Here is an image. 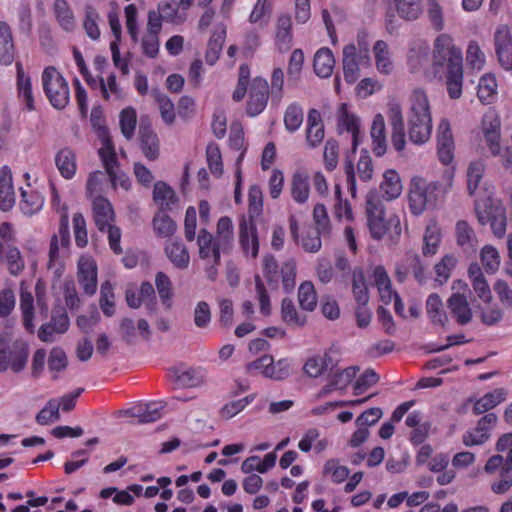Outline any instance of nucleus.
I'll return each mask as SVG.
<instances>
[{"label": "nucleus", "mask_w": 512, "mask_h": 512, "mask_svg": "<svg viewBox=\"0 0 512 512\" xmlns=\"http://www.w3.org/2000/svg\"><path fill=\"white\" fill-rule=\"evenodd\" d=\"M62 210L58 233L51 238L48 262V269L57 278L63 274L64 261L69 256L70 247L69 216L65 206H62Z\"/></svg>", "instance_id": "f257e3e1"}, {"label": "nucleus", "mask_w": 512, "mask_h": 512, "mask_svg": "<svg viewBox=\"0 0 512 512\" xmlns=\"http://www.w3.org/2000/svg\"><path fill=\"white\" fill-rule=\"evenodd\" d=\"M29 347L23 339L14 341L0 336V373L9 368L15 372H21L28 361Z\"/></svg>", "instance_id": "f03ea898"}, {"label": "nucleus", "mask_w": 512, "mask_h": 512, "mask_svg": "<svg viewBox=\"0 0 512 512\" xmlns=\"http://www.w3.org/2000/svg\"><path fill=\"white\" fill-rule=\"evenodd\" d=\"M440 192L438 182H427L422 177H414L409 188V208L414 215H420L428 206L434 205Z\"/></svg>", "instance_id": "7ed1b4c3"}, {"label": "nucleus", "mask_w": 512, "mask_h": 512, "mask_svg": "<svg viewBox=\"0 0 512 512\" xmlns=\"http://www.w3.org/2000/svg\"><path fill=\"white\" fill-rule=\"evenodd\" d=\"M42 85L49 102L55 109H64L70 101V91L66 79L53 66L44 69Z\"/></svg>", "instance_id": "20e7f679"}, {"label": "nucleus", "mask_w": 512, "mask_h": 512, "mask_svg": "<svg viewBox=\"0 0 512 512\" xmlns=\"http://www.w3.org/2000/svg\"><path fill=\"white\" fill-rule=\"evenodd\" d=\"M433 63L435 66L443 67L445 64L448 70L462 66L463 57L460 48H457L453 39L448 34H440L434 42Z\"/></svg>", "instance_id": "39448f33"}, {"label": "nucleus", "mask_w": 512, "mask_h": 512, "mask_svg": "<svg viewBox=\"0 0 512 512\" xmlns=\"http://www.w3.org/2000/svg\"><path fill=\"white\" fill-rule=\"evenodd\" d=\"M366 214L371 236L381 239L387 227L384 222V206L377 191H370L366 196Z\"/></svg>", "instance_id": "423d86ee"}, {"label": "nucleus", "mask_w": 512, "mask_h": 512, "mask_svg": "<svg viewBox=\"0 0 512 512\" xmlns=\"http://www.w3.org/2000/svg\"><path fill=\"white\" fill-rule=\"evenodd\" d=\"M100 136L102 138V147L99 149V156L104 164L105 170L110 178V181L113 185H116L117 181L120 182L122 186L125 185L127 179L125 175H118L115 168L118 164L116 153L114 149V145L112 143L111 138L108 135V131L105 127L100 128Z\"/></svg>", "instance_id": "0eeeda50"}, {"label": "nucleus", "mask_w": 512, "mask_h": 512, "mask_svg": "<svg viewBox=\"0 0 512 512\" xmlns=\"http://www.w3.org/2000/svg\"><path fill=\"white\" fill-rule=\"evenodd\" d=\"M437 153L439 160L447 165L452 162L454 156V138L451 124L448 119L442 118L436 129Z\"/></svg>", "instance_id": "6e6552de"}, {"label": "nucleus", "mask_w": 512, "mask_h": 512, "mask_svg": "<svg viewBox=\"0 0 512 512\" xmlns=\"http://www.w3.org/2000/svg\"><path fill=\"white\" fill-rule=\"evenodd\" d=\"M269 98V85L266 79L256 77L253 79L247 102L246 113L249 116L260 114L266 107Z\"/></svg>", "instance_id": "1a4fd4ad"}, {"label": "nucleus", "mask_w": 512, "mask_h": 512, "mask_svg": "<svg viewBox=\"0 0 512 512\" xmlns=\"http://www.w3.org/2000/svg\"><path fill=\"white\" fill-rule=\"evenodd\" d=\"M77 281L84 293L92 296L97 290V265L90 257H80L77 264Z\"/></svg>", "instance_id": "9d476101"}, {"label": "nucleus", "mask_w": 512, "mask_h": 512, "mask_svg": "<svg viewBox=\"0 0 512 512\" xmlns=\"http://www.w3.org/2000/svg\"><path fill=\"white\" fill-rule=\"evenodd\" d=\"M69 325V317L65 311H53L50 321L40 326L38 338L42 342L51 343L55 340V335L64 334L68 330Z\"/></svg>", "instance_id": "9b49d317"}, {"label": "nucleus", "mask_w": 512, "mask_h": 512, "mask_svg": "<svg viewBox=\"0 0 512 512\" xmlns=\"http://www.w3.org/2000/svg\"><path fill=\"white\" fill-rule=\"evenodd\" d=\"M169 379L181 388H193L204 382L205 374L201 368L172 367L168 370Z\"/></svg>", "instance_id": "f8f14e48"}, {"label": "nucleus", "mask_w": 512, "mask_h": 512, "mask_svg": "<svg viewBox=\"0 0 512 512\" xmlns=\"http://www.w3.org/2000/svg\"><path fill=\"white\" fill-rule=\"evenodd\" d=\"M199 246V257L203 260L210 261L214 264H220V252H226L229 249H224V245L206 229H201L197 238Z\"/></svg>", "instance_id": "ddd939ff"}, {"label": "nucleus", "mask_w": 512, "mask_h": 512, "mask_svg": "<svg viewBox=\"0 0 512 512\" xmlns=\"http://www.w3.org/2000/svg\"><path fill=\"white\" fill-rule=\"evenodd\" d=\"M239 242L245 253H251L253 258L258 256L259 240L254 219L243 217L239 223Z\"/></svg>", "instance_id": "4468645a"}, {"label": "nucleus", "mask_w": 512, "mask_h": 512, "mask_svg": "<svg viewBox=\"0 0 512 512\" xmlns=\"http://www.w3.org/2000/svg\"><path fill=\"white\" fill-rule=\"evenodd\" d=\"M408 137L415 145L425 144L431 137L432 117L407 116Z\"/></svg>", "instance_id": "2eb2a0df"}, {"label": "nucleus", "mask_w": 512, "mask_h": 512, "mask_svg": "<svg viewBox=\"0 0 512 512\" xmlns=\"http://www.w3.org/2000/svg\"><path fill=\"white\" fill-rule=\"evenodd\" d=\"M499 63L505 70H512V38L506 26L497 29L494 36Z\"/></svg>", "instance_id": "dca6fc26"}, {"label": "nucleus", "mask_w": 512, "mask_h": 512, "mask_svg": "<svg viewBox=\"0 0 512 512\" xmlns=\"http://www.w3.org/2000/svg\"><path fill=\"white\" fill-rule=\"evenodd\" d=\"M447 306L459 325L463 326L471 322L473 312L464 294L453 293L447 300Z\"/></svg>", "instance_id": "f3484780"}, {"label": "nucleus", "mask_w": 512, "mask_h": 512, "mask_svg": "<svg viewBox=\"0 0 512 512\" xmlns=\"http://www.w3.org/2000/svg\"><path fill=\"white\" fill-rule=\"evenodd\" d=\"M140 148L145 157L154 161L159 157V139L149 124L141 122L139 126Z\"/></svg>", "instance_id": "a211bd4d"}, {"label": "nucleus", "mask_w": 512, "mask_h": 512, "mask_svg": "<svg viewBox=\"0 0 512 512\" xmlns=\"http://www.w3.org/2000/svg\"><path fill=\"white\" fill-rule=\"evenodd\" d=\"M407 116L432 117L431 106L426 91L421 88L412 90L408 97Z\"/></svg>", "instance_id": "6ab92c4d"}, {"label": "nucleus", "mask_w": 512, "mask_h": 512, "mask_svg": "<svg viewBox=\"0 0 512 512\" xmlns=\"http://www.w3.org/2000/svg\"><path fill=\"white\" fill-rule=\"evenodd\" d=\"M15 203V193L12 183V173L8 166L0 170V209L9 211Z\"/></svg>", "instance_id": "aec40b11"}, {"label": "nucleus", "mask_w": 512, "mask_h": 512, "mask_svg": "<svg viewBox=\"0 0 512 512\" xmlns=\"http://www.w3.org/2000/svg\"><path fill=\"white\" fill-rule=\"evenodd\" d=\"M15 58V46L11 27L8 23L0 21V63L10 65Z\"/></svg>", "instance_id": "412c9836"}, {"label": "nucleus", "mask_w": 512, "mask_h": 512, "mask_svg": "<svg viewBox=\"0 0 512 512\" xmlns=\"http://www.w3.org/2000/svg\"><path fill=\"white\" fill-rule=\"evenodd\" d=\"M324 138V125L317 109H310L307 117L306 139L311 147L319 145Z\"/></svg>", "instance_id": "4be33fe9"}, {"label": "nucleus", "mask_w": 512, "mask_h": 512, "mask_svg": "<svg viewBox=\"0 0 512 512\" xmlns=\"http://www.w3.org/2000/svg\"><path fill=\"white\" fill-rule=\"evenodd\" d=\"M343 73L346 82L355 83L360 77V66L357 61V49L353 44L343 49Z\"/></svg>", "instance_id": "5701e85b"}, {"label": "nucleus", "mask_w": 512, "mask_h": 512, "mask_svg": "<svg viewBox=\"0 0 512 512\" xmlns=\"http://www.w3.org/2000/svg\"><path fill=\"white\" fill-rule=\"evenodd\" d=\"M93 216L98 229L100 231L106 230L111 225L114 217L110 202L103 197L95 198L93 201Z\"/></svg>", "instance_id": "b1692460"}, {"label": "nucleus", "mask_w": 512, "mask_h": 512, "mask_svg": "<svg viewBox=\"0 0 512 512\" xmlns=\"http://www.w3.org/2000/svg\"><path fill=\"white\" fill-rule=\"evenodd\" d=\"M165 254L174 267L184 270L189 266L190 256L185 245L177 240L168 241L165 245Z\"/></svg>", "instance_id": "393cba45"}, {"label": "nucleus", "mask_w": 512, "mask_h": 512, "mask_svg": "<svg viewBox=\"0 0 512 512\" xmlns=\"http://www.w3.org/2000/svg\"><path fill=\"white\" fill-rule=\"evenodd\" d=\"M291 195L295 202L304 204L310 193L309 177L304 171H296L291 179Z\"/></svg>", "instance_id": "a878e982"}, {"label": "nucleus", "mask_w": 512, "mask_h": 512, "mask_svg": "<svg viewBox=\"0 0 512 512\" xmlns=\"http://www.w3.org/2000/svg\"><path fill=\"white\" fill-rule=\"evenodd\" d=\"M370 134L374 145V154L378 157L383 156L386 152L387 145L385 135V121L384 117L381 114L375 115L372 122Z\"/></svg>", "instance_id": "bb28decb"}, {"label": "nucleus", "mask_w": 512, "mask_h": 512, "mask_svg": "<svg viewBox=\"0 0 512 512\" xmlns=\"http://www.w3.org/2000/svg\"><path fill=\"white\" fill-rule=\"evenodd\" d=\"M373 276L382 302L389 304L392 301L393 296L398 293L392 289L391 280L385 268L383 266H376Z\"/></svg>", "instance_id": "cd10ccee"}, {"label": "nucleus", "mask_w": 512, "mask_h": 512, "mask_svg": "<svg viewBox=\"0 0 512 512\" xmlns=\"http://www.w3.org/2000/svg\"><path fill=\"white\" fill-rule=\"evenodd\" d=\"M506 391L503 388H497L492 392H488L475 401L473 413L476 415L484 414L505 400Z\"/></svg>", "instance_id": "c85d7f7f"}, {"label": "nucleus", "mask_w": 512, "mask_h": 512, "mask_svg": "<svg viewBox=\"0 0 512 512\" xmlns=\"http://www.w3.org/2000/svg\"><path fill=\"white\" fill-rule=\"evenodd\" d=\"M55 164L65 179H71L76 173V157L69 148H63L55 156Z\"/></svg>", "instance_id": "c756f323"}, {"label": "nucleus", "mask_w": 512, "mask_h": 512, "mask_svg": "<svg viewBox=\"0 0 512 512\" xmlns=\"http://www.w3.org/2000/svg\"><path fill=\"white\" fill-rule=\"evenodd\" d=\"M276 460L277 456L274 452L266 454L263 461L258 456H250L243 461L241 470L245 474L251 473L254 470L263 474L275 466Z\"/></svg>", "instance_id": "7c9ffc66"}, {"label": "nucleus", "mask_w": 512, "mask_h": 512, "mask_svg": "<svg viewBox=\"0 0 512 512\" xmlns=\"http://www.w3.org/2000/svg\"><path fill=\"white\" fill-rule=\"evenodd\" d=\"M457 244L465 251H473L477 245V237L473 228L465 220H459L455 227Z\"/></svg>", "instance_id": "2f4dec72"}, {"label": "nucleus", "mask_w": 512, "mask_h": 512, "mask_svg": "<svg viewBox=\"0 0 512 512\" xmlns=\"http://www.w3.org/2000/svg\"><path fill=\"white\" fill-rule=\"evenodd\" d=\"M335 65V59L330 49L321 48L314 56V71L321 78L329 77Z\"/></svg>", "instance_id": "473e14b6"}, {"label": "nucleus", "mask_w": 512, "mask_h": 512, "mask_svg": "<svg viewBox=\"0 0 512 512\" xmlns=\"http://www.w3.org/2000/svg\"><path fill=\"white\" fill-rule=\"evenodd\" d=\"M332 361L329 352L309 357L303 366V371L308 377L317 378L328 369Z\"/></svg>", "instance_id": "72a5a7b5"}, {"label": "nucleus", "mask_w": 512, "mask_h": 512, "mask_svg": "<svg viewBox=\"0 0 512 512\" xmlns=\"http://www.w3.org/2000/svg\"><path fill=\"white\" fill-rule=\"evenodd\" d=\"M226 28L218 27L212 34L205 54V61L209 65H214L222 52L223 43L225 41Z\"/></svg>", "instance_id": "f704fd0d"}, {"label": "nucleus", "mask_w": 512, "mask_h": 512, "mask_svg": "<svg viewBox=\"0 0 512 512\" xmlns=\"http://www.w3.org/2000/svg\"><path fill=\"white\" fill-rule=\"evenodd\" d=\"M54 14L59 25L67 32H71L76 27V21L72 9L66 0H55Z\"/></svg>", "instance_id": "c9c22d12"}, {"label": "nucleus", "mask_w": 512, "mask_h": 512, "mask_svg": "<svg viewBox=\"0 0 512 512\" xmlns=\"http://www.w3.org/2000/svg\"><path fill=\"white\" fill-rule=\"evenodd\" d=\"M17 69V87L19 97L23 99L27 109H34V99L32 94L31 79L25 74L23 66L20 62L16 63Z\"/></svg>", "instance_id": "e433bc0d"}, {"label": "nucleus", "mask_w": 512, "mask_h": 512, "mask_svg": "<svg viewBox=\"0 0 512 512\" xmlns=\"http://www.w3.org/2000/svg\"><path fill=\"white\" fill-rule=\"evenodd\" d=\"M380 190L383 193V197L387 200H393L399 197L402 191V184L395 170H388L384 173Z\"/></svg>", "instance_id": "4c0bfd02"}, {"label": "nucleus", "mask_w": 512, "mask_h": 512, "mask_svg": "<svg viewBox=\"0 0 512 512\" xmlns=\"http://www.w3.org/2000/svg\"><path fill=\"white\" fill-rule=\"evenodd\" d=\"M426 311L433 324L445 326L448 322V317L443 309L442 300L438 294L432 293L428 296Z\"/></svg>", "instance_id": "58836bf2"}, {"label": "nucleus", "mask_w": 512, "mask_h": 512, "mask_svg": "<svg viewBox=\"0 0 512 512\" xmlns=\"http://www.w3.org/2000/svg\"><path fill=\"white\" fill-rule=\"evenodd\" d=\"M429 45L425 42H417L409 49L407 60L412 71L419 70L429 60Z\"/></svg>", "instance_id": "ea45409f"}, {"label": "nucleus", "mask_w": 512, "mask_h": 512, "mask_svg": "<svg viewBox=\"0 0 512 512\" xmlns=\"http://www.w3.org/2000/svg\"><path fill=\"white\" fill-rule=\"evenodd\" d=\"M338 114H339V126L345 128L346 131L352 133V147H353V150H355L359 144L358 119L354 115H351L348 113L346 103H342L340 105Z\"/></svg>", "instance_id": "a19ab883"}, {"label": "nucleus", "mask_w": 512, "mask_h": 512, "mask_svg": "<svg viewBox=\"0 0 512 512\" xmlns=\"http://www.w3.org/2000/svg\"><path fill=\"white\" fill-rule=\"evenodd\" d=\"M352 292L357 304H368L369 291L364 272L361 268H355L352 274Z\"/></svg>", "instance_id": "79ce46f5"}, {"label": "nucleus", "mask_w": 512, "mask_h": 512, "mask_svg": "<svg viewBox=\"0 0 512 512\" xmlns=\"http://www.w3.org/2000/svg\"><path fill=\"white\" fill-rule=\"evenodd\" d=\"M21 198L20 209L27 216L36 214L44 205V198L38 192H27L21 189Z\"/></svg>", "instance_id": "37998d69"}, {"label": "nucleus", "mask_w": 512, "mask_h": 512, "mask_svg": "<svg viewBox=\"0 0 512 512\" xmlns=\"http://www.w3.org/2000/svg\"><path fill=\"white\" fill-rule=\"evenodd\" d=\"M423 0H394L397 14L402 19L414 21L422 13Z\"/></svg>", "instance_id": "c03bdc74"}, {"label": "nucleus", "mask_w": 512, "mask_h": 512, "mask_svg": "<svg viewBox=\"0 0 512 512\" xmlns=\"http://www.w3.org/2000/svg\"><path fill=\"white\" fill-rule=\"evenodd\" d=\"M373 50L378 71L382 74H390L393 70V64L390 60V53L386 42L378 40L375 43Z\"/></svg>", "instance_id": "a18cd8bd"}, {"label": "nucleus", "mask_w": 512, "mask_h": 512, "mask_svg": "<svg viewBox=\"0 0 512 512\" xmlns=\"http://www.w3.org/2000/svg\"><path fill=\"white\" fill-rule=\"evenodd\" d=\"M298 302L306 311H313L317 305V295L314 285L310 281L301 283L298 289Z\"/></svg>", "instance_id": "49530a36"}, {"label": "nucleus", "mask_w": 512, "mask_h": 512, "mask_svg": "<svg viewBox=\"0 0 512 512\" xmlns=\"http://www.w3.org/2000/svg\"><path fill=\"white\" fill-rule=\"evenodd\" d=\"M276 41L281 49H288L291 35V18L289 15H281L277 19Z\"/></svg>", "instance_id": "de8ad7c7"}, {"label": "nucleus", "mask_w": 512, "mask_h": 512, "mask_svg": "<svg viewBox=\"0 0 512 512\" xmlns=\"http://www.w3.org/2000/svg\"><path fill=\"white\" fill-rule=\"evenodd\" d=\"M155 286L161 302L167 307H171L173 296L172 282L164 272H157L155 275Z\"/></svg>", "instance_id": "09e8293b"}, {"label": "nucleus", "mask_w": 512, "mask_h": 512, "mask_svg": "<svg viewBox=\"0 0 512 512\" xmlns=\"http://www.w3.org/2000/svg\"><path fill=\"white\" fill-rule=\"evenodd\" d=\"M304 115L302 107L297 103L290 104L284 114L285 128L293 133L297 131L303 123Z\"/></svg>", "instance_id": "8fccbe9b"}, {"label": "nucleus", "mask_w": 512, "mask_h": 512, "mask_svg": "<svg viewBox=\"0 0 512 512\" xmlns=\"http://www.w3.org/2000/svg\"><path fill=\"white\" fill-rule=\"evenodd\" d=\"M5 250V255L3 253L1 259H5L11 275H19L25 267V262L19 249L15 246H8Z\"/></svg>", "instance_id": "3c124183"}, {"label": "nucleus", "mask_w": 512, "mask_h": 512, "mask_svg": "<svg viewBox=\"0 0 512 512\" xmlns=\"http://www.w3.org/2000/svg\"><path fill=\"white\" fill-rule=\"evenodd\" d=\"M281 315L284 322L294 326H304L306 316L299 315L294 303L289 298H284L281 303Z\"/></svg>", "instance_id": "603ef678"}, {"label": "nucleus", "mask_w": 512, "mask_h": 512, "mask_svg": "<svg viewBox=\"0 0 512 512\" xmlns=\"http://www.w3.org/2000/svg\"><path fill=\"white\" fill-rule=\"evenodd\" d=\"M463 66L448 70L447 91L452 99H457L462 94Z\"/></svg>", "instance_id": "864d4df0"}, {"label": "nucleus", "mask_w": 512, "mask_h": 512, "mask_svg": "<svg viewBox=\"0 0 512 512\" xmlns=\"http://www.w3.org/2000/svg\"><path fill=\"white\" fill-rule=\"evenodd\" d=\"M216 239L224 245V249H231L233 243V224L227 217H221L217 223Z\"/></svg>", "instance_id": "5fc2aeb1"}, {"label": "nucleus", "mask_w": 512, "mask_h": 512, "mask_svg": "<svg viewBox=\"0 0 512 512\" xmlns=\"http://www.w3.org/2000/svg\"><path fill=\"white\" fill-rule=\"evenodd\" d=\"M503 206L493 204L489 199H486L482 202H477L475 204V212L478 219V222L481 225H486L490 223L496 215L498 210H501Z\"/></svg>", "instance_id": "6e6d98bb"}, {"label": "nucleus", "mask_w": 512, "mask_h": 512, "mask_svg": "<svg viewBox=\"0 0 512 512\" xmlns=\"http://www.w3.org/2000/svg\"><path fill=\"white\" fill-rule=\"evenodd\" d=\"M153 227L160 237H170L177 229V225L172 218L164 213H158L154 216Z\"/></svg>", "instance_id": "4d7b16f0"}, {"label": "nucleus", "mask_w": 512, "mask_h": 512, "mask_svg": "<svg viewBox=\"0 0 512 512\" xmlns=\"http://www.w3.org/2000/svg\"><path fill=\"white\" fill-rule=\"evenodd\" d=\"M357 370L356 367L351 366L343 370L331 371L328 379L332 381V385H334L337 390L345 389L355 378Z\"/></svg>", "instance_id": "13d9d810"}, {"label": "nucleus", "mask_w": 512, "mask_h": 512, "mask_svg": "<svg viewBox=\"0 0 512 512\" xmlns=\"http://www.w3.org/2000/svg\"><path fill=\"white\" fill-rule=\"evenodd\" d=\"M99 20V14L96 11V9L90 5L87 4L85 6V19H84V29L86 34L92 39L97 40L100 37V30L97 24V21Z\"/></svg>", "instance_id": "bf43d9fd"}, {"label": "nucleus", "mask_w": 512, "mask_h": 512, "mask_svg": "<svg viewBox=\"0 0 512 512\" xmlns=\"http://www.w3.org/2000/svg\"><path fill=\"white\" fill-rule=\"evenodd\" d=\"M152 94L159 105L162 119L167 124H172L175 120V108L173 102L168 98L167 95L162 94L158 90H153Z\"/></svg>", "instance_id": "052dcab7"}, {"label": "nucleus", "mask_w": 512, "mask_h": 512, "mask_svg": "<svg viewBox=\"0 0 512 512\" xmlns=\"http://www.w3.org/2000/svg\"><path fill=\"white\" fill-rule=\"evenodd\" d=\"M137 123L136 111L131 108H125L120 113V127L123 136L130 140L134 136Z\"/></svg>", "instance_id": "680f3d73"}, {"label": "nucleus", "mask_w": 512, "mask_h": 512, "mask_svg": "<svg viewBox=\"0 0 512 512\" xmlns=\"http://www.w3.org/2000/svg\"><path fill=\"white\" fill-rule=\"evenodd\" d=\"M497 89L496 79L491 75L480 78L477 95L481 102L490 103Z\"/></svg>", "instance_id": "e2e57ef3"}, {"label": "nucleus", "mask_w": 512, "mask_h": 512, "mask_svg": "<svg viewBox=\"0 0 512 512\" xmlns=\"http://www.w3.org/2000/svg\"><path fill=\"white\" fill-rule=\"evenodd\" d=\"M206 157L211 173L216 177H220L223 173V164L219 146L215 143H210L206 149Z\"/></svg>", "instance_id": "0e129e2a"}, {"label": "nucleus", "mask_w": 512, "mask_h": 512, "mask_svg": "<svg viewBox=\"0 0 512 512\" xmlns=\"http://www.w3.org/2000/svg\"><path fill=\"white\" fill-rule=\"evenodd\" d=\"M100 294V307L104 315L111 317L115 313V308L113 286L109 281L102 283Z\"/></svg>", "instance_id": "69168bd1"}, {"label": "nucleus", "mask_w": 512, "mask_h": 512, "mask_svg": "<svg viewBox=\"0 0 512 512\" xmlns=\"http://www.w3.org/2000/svg\"><path fill=\"white\" fill-rule=\"evenodd\" d=\"M440 242V231L436 225H429L424 234L423 254L432 256L437 252Z\"/></svg>", "instance_id": "338daca9"}, {"label": "nucleus", "mask_w": 512, "mask_h": 512, "mask_svg": "<svg viewBox=\"0 0 512 512\" xmlns=\"http://www.w3.org/2000/svg\"><path fill=\"white\" fill-rule=\"evenodd\" d=\"M60 404L57 400L51 399L46 406L37 414L36 421L40 425H47L50 422H55L60 419L59 415Z\"/></svg>", "instance_id": "774afa93"}]
</instances>
